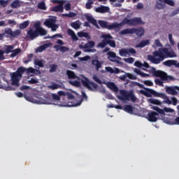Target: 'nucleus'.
I'll return each mask as SVG.
<instances>
[{
    "instance_id": "f257e3e1",
    "label": "nucleus",
    "mask_w": 179,
    "mask_h": 179,
    "mask_svg": "<svg viewBox=\"0 0 179 179\" xmlns=\"http://www.w3.org/2000/svg\"><path fill=\"white\" fill-rule=\"evenodd\" d=\"M176 55L173 50L169 51L168 48H159L158 50H156L153 52L152 55H148V59L152 64H159L163 62L165 59L167 58H173L176 57Z\"/></svg>"
},
{
    "instance_id": "f03ea898",
    "label": "nucleus",
    "mask_w": 179,
    "mask_h": 179,
    "mask_svg": "<svg viewBox=\"0 0 179 179\" xmlns=\"http://www.w3.org/2000/svg\"><path fill=\"white\" fill-rule=\"evenodd\" d=\"M24 72H26L27 74L34 73L36 72V69L31 67L27 69L22 66L19 67L17 70L15 72L13 73L11 76L12 85L19 87V83L20 82L22 77H23V73H24Z\"/></svg>"
},
{
    "instance_id": "7ed1b4c3",
    "label": "nucleus",
    "mask_w": 179,
    "mask_h": 179,
    "mask_svg": "<svg viewBox=\"0 0 179 179\" xmlns=\"http://www.w3.org/2000/svg\"><path fill=\"white\" fill-rule=\"evenodd\" d=\"M152 75L157 78H161V80L159 79H156L155 80V84L161 87H164V83L162 81H166L167 83H169L175 80L173 76H168L165 72L161 71L155 70L152 71Z\"/></svg>"
},
{
    "instance_id": "20e7f679",
    "label": "nucleus",
    "mask_w": 179,
    "mask_h": 179,
    "mask_svg": "<svg viewBox=\"0 0 179 179\" xmlns=\"http://www.w3.org/2000/svg\"><path fill=\"white\" fill-rule=\"evenodd\" d=\"M101 38L103 39L102 42L98 44V47L101 48H104L107 45H108L111 48H115L116 43L115 41H113V37L110 34H103Z\"/></svg>"
},
{
    "instance_id": "39448f33",
    "label": "nucleus",
    "mask_w": 179,
    "mask_h": 179,
    "mask_svg": "<svg viewBox=\"0 0 179 179\" xmlns=\"http://www.w3.org/2000/svg\"><path fill=\"white\" fill-rule=\"evenodd\" d=\"M120 96H118V99L121 101H131L132 102L136 101L137 99L135 96L133 91L129 92L125 90H120Z\"/></svg>"
},
{
    "instance_id": "423d86ee",
    "label": "nucleus",
    "mask_w": 179,
    "mask_h": 179,
    "mask_svg": "<svg viewBox=\"0 0 179 179\" xmlns=\"http://www.w3.org/2000/svg\"><path fill=\"white\" fill-rule=\"evenodd\" d=\"M138 37L142 36L144 34V29L143 28H127L126 29H122L120 31L121 35H127V34H134Z\"/></svg>"
},
{
    "instance_id": "0eeeda50",
    "label": "nucleus",
    "mask_w": 179,
    "mask_h": 179,
    "mask_svg": "<svg viewBox=\"0 0 179 179\" xmlns=\"http://www.w3.org/2000/svg\"><path fill=\"white\" fill-rule=\"evenodd\" d=\"M98 22L101 28L107 29L109 30H113V29L119 30L121 27L120 24H118L117 22H113L112 24L108 25L107 21H103L102 20H99Z\"/></svg>"
},
{
    "instance_id": "6e6552de",
    "label": "nucleus",
    "mask_w": 179,
    "mask_h": 179,
    "mask_svg": "<svg viewBox=\"0 0 179 179\" xmlns=\"http://www.w3.org/2000/svg\"><path fill=\"white\" fill-rule=\"evenodd\" d=\"M123 23L130 26H137L141 24H144L141 18H139L138 17H135L134 18H131V20H129V18H124V20H123Z\"/></svg>"
},
{
    "instance_id": "1a4fd4ad",
    "label": "nucleus",
    "mask_w": 179,
    "mask_h": 179,
    "mask_svg": "<svg viewBox=\"0 0 179 179\" xmlns=\"http://www.w3.org/2000/svg\"><path fill=\"white\" fill-rule=\"evenodd\" d=\"M43 24L51 29L52 31H55L59 27L56 24V20L55 18H48L43 22Z\"/></svg>"
},
{
    "instance_id": "9d476101",
    "label": "nucleus",
    "mask_w": 179,
    "mask_h": 179,
    "mask_svg": "<svg viewBox=\"0 0 179 179\" xmlns=\"http://www.w3.org/2000/svg\"><path fill=\"white\" fill-rule=\"evenodd\" d=\"M95 45V43L94 41H89L84 45H80L79 48L80 49H85V52H95L96 50L95 49H91L93 48Z\"/></svg>"
},
{
    "instance_id": "9b49d317",
    "label": "nucleus",
    "mask_w": 179,
    "mask_h": 179,
    "mask_svg": "<svg viewBox=\"0 0 179 179\" xmlns=\"http://www.w3.org/2000/svg\"><path fill=\"white\" fill-rule=\"evenodd\" d=\"M82 83L84 87L91 91H95L98 87V85L96 83L90 82L87 78H85L84 80H82Z\"/></svg>"
},
{
    "instance_id": "f8f14e48",
    "label": "nucleus",
    "mask_w": 179,
    "mask_h": 179,
    "mask_svg": "<svg viewBox=\"0 0 179 179\" xmlns=\"http://www.w3.org/2000/svg\"><path fill=\"white\" fill-rule=\"evenodd\" d=\"M165 3L171 6H174L175 3L173 0H157L156 3V8L159 10L163 9L165 7Z\"/></svg>"
},
{
    "instance_id": "ddd939ff",
    "label": "nucleus",
    "mask_w": 179,
    "mask_h": 179,
    "mask_svg": "<svg viewBox=\"0 0 179 179\" xmlns=\"http://www.w3.org/2000/svg\"><path fill=\"white\" fill-rule=\"evenodd\" d=\"M86 19L88 22H86L84 23V26L85 27H90V23H91L92 24L95 26V27L96 29H100V27H99V25L97 24L96 20H95V18L94 17H92V15H86Z\"/></svg>"
},
{
    "instance_id": "4468645a",
    "label": "nucleus",
    "mask_w": 179,
    "mask_h": 179,
    "mask_svg": "<svg viewBox=\"0 0 179 179\" xmlns=\"http://www.w3.org/2000/svg\"><path fill=\"white\" fill-rule=\"evenodd\" d=\"M56 43L58 44V45H55L54 46V48L55 49V50L57 52L60 51L61 52L64 53V52L69 50V48L63 46L64 45V43L62 40H58L56 42Z\"/></svg>"
},
{
    "instance_id": "2eb2a0df",
    "label": "nucleus",
    "mask_w": 179,
    "mask_h": 179,
    "mask_svg": "<svg viewBox=\"0 0 179 179\" xmlns=\"http://www.w3.org/2000/svg\"><path fill=\"white\" fill-rule=\"evenodd\" d=\"M136 53V51L133 49V48H129V49H125L122 48L119 50V55L121 57H127V55H135Z\"/></svg>"
},
{
    "instance_id": "dca6fc26",
    "label": "nucleus",
    "mask_w": 179,
    "mask_h": 179,
    "mask_svg": "<svg viewBox=\"0 0 179 179\" xmlns=\"http://www.w3.org/2000/svg\"><path fill=\"white\" fill-rule=\"evenodd\" d=\"M153 95L155 97H159L164 99V101L162 102L163 103H167L169 105L172 104V102L169 100V97L164 93H159L154 90Z\"/></svg>"
},
{
    "instance_id": "f3484780",
    "label": "nucleus",
    "mask_w": 179,
    "mask_h": 179,
    "mask_svg": "<svg viewBox=\"0 0 179 179\" xmlns=\"http://www.w3.org/2000/svg\"><path fill=\"white\" fill-rule=\"evenodd\" d=\"M5 33L8 35L13 38H16L22 34V31L20 29H16L15 31H13L12 29L8 28V29H6Z\"/></svg>"
},
{
    "instance_id": "a211bd4d",
    "label": "nucleus",
    "mask_w": 179,
    "mask_h": 179,
    "mask_svg": "<svg viewBox=\"0 0 179 179\" xmlns=\"http://www.w3.org/2000/svg\"><path fill=\"white\" fill-rule=\"evenodd\" d=\"M27 37L30 38L31 40H34V38L38 37L37 30L34 31L33 29L31 28L27 31Z\"/></svg>"
},
{
    "instance_id": "6ab92c4d",
    "label": "nucleus",
    "mask_w": 179,
    "mask_h": 179,
    "mask_svg": "<svg viewBox=\"0 0 179 179\" xmlns=\"http://www.w3.org/2000/svg\"><path fill=\"white\" fill-rule=\"evenodd\" d=\"M158 115H159L158 113L156 112H154V111L150 112L148 115V120L151 122H155L158 120L157 118Z\"/></svg>"
},
{
    "instance_id": "aec40b11",
    "label": "nucleus",
    "mask_w": 179,
    "mask_h": 179,
    "mask_svg": "<svg viewBox=\"0 0 179 179\" xmlns=\"http://www.w3.org/2000/svg\"><path fill=\"white\" fill-rule=\"evenodd\" d=\"M108 59L113 62H117V64H119L120 62L118 61H116L115 59H117V60H121L122 59L120 57H117L115 53L113 52H108Z\"/></svg>"
},
{
    "instance_id": "412c9836",
    "label": "nucleus",
    "mask_w": 179,
    "mask_h": 179,
    "mask_svg": "<svg viewBox=\"0 0 179 179\" xmlns=\"http://www.w3.org/2000/svg\"><path fill=\"white\" fill-rule=\"evenodd\" d=\"M176 90L179 91V87H168L166 88V92L169 94H171V95H177L178 92Z\"/></svg>"
},
{
    "instance_id": "4be33fe9",
    "label": "nucleus",
    "mask_w": 179,
    "mask_h": 179,
    "mask_svg": "<svg viewBox=\"0 0 179 179\" xmlns=\"http://www.w3.org/2000/svg\"><path fill=\"white\" fill-rule=\"evenodd\" d=\"M109 10V7H106V6H101L95 8V11L99 13H108Z\"/></svg>"
},
{
    "instance_id": "5701e85b",
    "label": "nucleus",
    "mask_w": 179,
    "mask_h": 179,
    "mask_svg": "<svg viewBox=\"0 0 179 179\" xmlns=\"http://www.w3.org/2000/svg\"><path fill=\"white\" fill-rule=\"evenodd\" d=\"M164 66L171 67V66H176L179 68V62L177 64L176 60H167L163 63Z\"/></svg>"
},
{
    "instance_id": "b1692460",
    "label": "nucleus",
    "mask_w": 179,
    "mask_h": 179,
    "mask_svg": "<svg viewBox=\"0 0 179 179\" xmlns=\"http://www.w3.org/2000/svg\"><path fill=\"white\" fill-rule=\"evenodd\" d=\"M140 93L145 95L147 97H151L152 95H154V90L151 89H145V91L141 90Z\"/></svg>"
},
{
    "instance_id": "393cba45",
    "label": "nucleus",
    "mask_w": 179,
    "mask_h": 179,
    "mask_svg": "<svg viewBox=\"0 0 179 179\" xmlns=\"http://www.w3.org/2000/svg\"><path fill=\"white\" fill-rule=\"evenodd\" d=\"M63 3H60V4H58V6H55L52 8V11L53 12H61L62 13L64 10V7H63Z\"/></svg>"
},
{
    "instance_id": "a878e982",
    "label": "nucleus",
    "mask_w": 179,
    "mask_h": 179,
    "mask_svg": "<svg viewBox=\"0 0 179 179\" xmlns=\"http://www.w3.org/2000/svg\"><path fill=\"white\" fill-rule=\"evenodd\" d=\"M67 34L69 36L71 37V39L73 41H78V37L76 36V35L75 34V32L73 29H68L67 30Z\"/></svg>"
},
{
    "instance_id": "bb28decb",
    "label": "nucleus",
    "mask_w": 179,
    "mask_h": 179,
    "mask_svg": "<svg viewBox=\"0 0 179 179\" xmlns=\"http://www.w3.org/2000/svg\"><path fill=\"white\" fill-rule=\"evenodd\" d=\"M92 64L95 66L96 71H99V69H101L102 66L101 63L98 60L97 58L92 60Z\"/></svg>"
},
{
    "instance_id": "cd10ccee",
    "label": "nucleus",
    "mask_w": 179,
    "mask_h": 179,
    "mask_svg": "<svg viewBox=\"0 0 179 179\" xmlns=\"http://www.w3.org/2000/svg\"><path fill=\"white\" fill-rule=\"evenodd\" d=\"M22 6V3L21 1H20V0H15L14 1H13V3H11L10 4V7L13 9H16L20 8Z\"/></svg>"
},
{
    "instance_id": "c85d7f7f",
    "label": "nucleus",
    "mask_w": 179,
    "mask_h": 179,
    "mask_svg": "<svg viewBox=\"0 0 179 179\" xmlns=\"http://www.w3.org/2000/svg\"><path fill=\"white\" fill-rule=\"evenodd\" d=\"M66 75L68 76L69 79H78V76L74 73V72L71 71H66Z\"/></svg>"
},
{
    "instance_id": "c756f323",
    "label": "nucleus",
    "mask_w": 179,
    "mask_h": 179,
    "mask_svg": "<svg viewBox=\"0 0 179 179\" xmlns=\"http://www.w3.org/2000/svg\"><path fill=\"white\" fill-rule=\"evenodd\" d=\"M78 36L80 38H85L88 40L90 39V36L88 34V32H83V31H80V32H78Z\"/></svg>"
},
{
    "instance_id": "7c9ffc66",
    "label": "nucleus",
    "mask_w": 179,
    "mask_h": 179,
    "mask_svg": "<svg viewBox=\"0 0 179 179\" xmlns=\"http://www.w3.org/2000/svg\"><path fill=\"white\" fill-rule=\"evenodd\" d=\"M123 110L130 114H132L134 112V107L131 105H126L124 106Z\"/></svg>"
},
{
    "instance_id": "2f4dec72",
    "label": "nucleus",
    "mask_w": 179,
    "mask_h": 179,
    "mask_svg": "<svg viewBox=\"0 0 179 179\" xmlns=\"http://www.w3.org/2000/svg\"><path fill=\"white\" fill-rule=\"evenodd\" d=\"M150 44L149 40H143L141 43H139L138 45H136V48H144L146 45H148Z\"/></svg>"
},
{
    "instance_id": "473e14b6",
    "label": "nucleus",
    "mask_w": 179,
    "mask_h": 179,
    "mask_svg": "<svg viewBox=\"0 0 179 179\" xmlns=\"http://www.w3.org/2000/svg\"><path fill=\"white\" fill-rule=\"evenodd\" d=\"M80 25H81L80 21H75L74 22L71 23V27L76 30L80 29Z\"/></svg>"
},
{
    "instance_id": "72a5a7b5",
    "label": "nucleus",
    "mask_w": 179,
    "mask_h": 179,
    "mask_svg": "<svg viewBox=\"0 0 179 179\" xmlns=\"http://www.w3.org/2000/svg\"><path fill=\"white\" fill-rule=\"evenodd\" d=\"M33 57H34V55L29 54L27 56V57L24 58L23 62L24 64H27L29 62H31V59H33Z\"/></svg>"
},
{
    "instance_id": "f704fd0d",
    "label": "nucleus",
    "mask_w": 179,
    "mask_h": 179,
    "mask_svg": "<svg viewBox=\"0 0 179 179\" xmlns=\"http://www.w3.org/2000/svg\"><path fill=\"white\" fill-rule=\"evenodd\" d=\"M36 31L38 33V36H43L47 34V31H45V29H44L43 28H38V29H36Z\"/></svg>"
},
{
    "instance_id": "c9c22d12",
    "label": "nucleus",
    "mask_w": 179,
    "mask_h": 179,
    "mask_svg": "<svg viewBox=\"0 0 179 179\" xmlns=\"http://www.w3.org/2000/svg\"><path fill=\"white\" fill-rule=\"evenodd\" d=\"M148 101H149L150 103H152V104H154V105H157V106H161L162 103H163L160 101L155 99H150L148 100Z\"/></svg>"
},
{
    "instance_id": "e433bc0d",
    "label": "nucleus",
    "mask_w": 179,
    "mask_h": 179,
    "mask_svg": "<svg viewBox=\"0 0 179 179\" xmlns=\"http://www.w3.org/2000/svg\"><path fill=\"white\" fill-rule=\"evenodd\" d=\"M134 72H135L136 74L141 76L143 77V78H145V77H147V76H149V75H148V74H146V73H143L141 70H139V69H134Z\"/></svg>"
},
{
    "instance_id": "4c0bfd02",
    "label": "nucleus",
    "mask_w": 179,
    "mask_h": 179,
    "mask_svg": "<svg viewBox=\"0 0 179 179\" xmlns=\"http://www.w3.org/2000/svg\"><path fill=\"white\" fill-rule=\"evenodd\" d=\"M108 87L115 92H117L118 91L117 87L113 83H109Z\"/></svg>"
},
{
    "instance_id": "58836bf2",
    "label": "nucleus",
    "mask_w": 179,
    "mask_h": 179,
    "mask_svg": "<svg viewBox=\"0 0 179 179\" xmlns=\"http://www.w3.org/2000/svg\"><path fill=\"white\" fill-rule=\"evenodd\" d=\"M29 21H24V22H22V24H20V29H24L29 27Z\"/></svg>"
},
{
    "instance_id": "ea45409f",
    "label": "nucleus",
    "mask_w": 179,
    "mask_h": 179,
    "mask_svg": "<svg viewBox=\"0 0 179 179\" xmlns=\"http://www.w3.org/2000/svg\"><path fill=\"white\" fill-rule=\"evenodd\" d=\"M20 52H22V50H20V48L15 49L12 52L10 57H16V55H17Z\"/></svg>"
},
{
    "instance_id": "a19ab883",
    "label": "nucleus",
    "mask_w": 179,
    "mask_h": 179,
    "mask_svg": "<svg viewBox=\"0 0 179 179\" xmlns=\"http://www.w3.org/2000/svg\"><path fill=\"white\" fill-rule=\"evenodd\" d=\"M20 52H22V50H20V48L15 49L12 52L10 57H16V55H17Z\"/></svg>"
},
{
    "instance_id": "79ce46f5",
    "label": "nucleus",
    "mask_w": 179,
    "mask_h": 179,
    "mask_svg": "<svg viewBox=\"0 0 179 179\" xmlns=\"http://www.w3.org/2000/svg\"><path fill=\"white\" fill-rule=\"evenodd\" d=\"M38 8L43 10H46L45 3H44V1H41L40 3H38Z\"/></svg>"
},
{
    "instance_id": "37998d69",
    "label": "nucleus",
    "mask_w": 179,
    "mask_h": 179,
    "mask_svg": "<svg viewBox=\"0 0 179 179\" xmlns=\"http://www.w3.org/2000/svg\"><path fill=\"white\" fill-rule=\"evenodd\" d=\"M57 69V66L56 64L50 65L49 72L50 73H54V72L56 71Z\"/></svg>"
},
{
    "instance_id": "c03bdc74",
    "label": "nucleus",
    "mask_w": 179,
    "mask_h": 179,
    "mask_svg": "<svg viewBox=\"0 0 179 179\" xmlns=\"http://www.w3.org/2000/svg\"><path fill=\"white\" fill-rule=\"evenodd\" d=\"M69 83L72 86H75V87H79L80 86V82H78L77 80H76V81H69Z\"/></svg>"
},
{
    "instance_id": "a18cd8bd",
    "label": "nucleus",
    "mask_w": 179,
    "mask_h": 179,
    "mask_svg": "<svg viewBox=\"0 0 179 179\" xmlns=\"http://www.w3.org/2000/svg\"><path fill=\"white\" fill-rule=\"evenodd\" d=\"M152 108L153 110H156V111H157L158 113H159V114H162V115L164 114V110H162V109H160V108H159L157 107V106H153Z\"/></svg>"
},
{
    "instance_id": "49530a36",
    "label": "nucleus",
    "mask_w": 179,
    "mask_h": 179,
    "mask_svg": "<svg viewBox=\"0 0 179 179\" xmlns=\"http://www.w3.org/2000/svg\"><path fill=\"white\" fill-rule=\"evenodd\" d=\"M76 15V14H75V13H70L69 14H62V16L65 17H74Z\"/></svg>"
},
{
    "instance_id": "de8ad7c7",
    "label": "nucleus",
    "mask_w": 179,
    "mask_h": 179,
    "mask_svg": "<svg viewBox=\"0 0 179 179\" xmlns=\"http://www.w3.org/2000/svg\"><path fill=\"white\" fill-rule=\"evenodd\" d=\"M13 50V46L7 45L6 48V53L9 54Z\"/></svg>"
},
{
    "instance_id": "09e8293b",
    "label": "nucleus",
    "mask_w": 179,
    "mask_h": 179,
    "mask_svg": "<svg viewBox=\"0 0 179 179\" xmlns=\"http://www.w3.org/2000/svg\"><path fill=\"white\" fill-rule=\"evenodd\" d=\"M65 96H66L69 100H73L75 99L74 96L69 92H66Z\"/></svg>"
},
{
    "instance_id": "8fccbe9b",
    "label": "nucleus",
    "mask_w": 179,
    "mask_h": 179,
    "mask_svg": "<svg viewBox=\"0 0 179 179\" xmlns=\"http://www.w3.org/2000/svg\"><path fill=\"white\" fill-rule=\"evenodd\" d=\"M125 62L129 64H133L134 62V59L132 57L128 58V59H123Z\"/></svg>"
},
{
    "instance_id": "3c124183",
    "label": "nucleus",
    "mask_w": 179,
    "mask_h": 179,
    "mask_svg": "<svg viewBox=\"0 0 179 179\" xmlns=\"http://www.w3.org/2000/svg\"><path fill=\"white\" fill-rule=\"evenodd\" d=\"M48 87L52 90H55L59 88V85L54 83L52 85L48 86Z\"/></svg>"
},
{
    "instance_id": "603ef678",
    "label": "nucleus",
    "mask_w": 179,
    "mask_h": 179,
    "mask_svg": "<svg viewBox=\"0 0 179 179\" xmlns=\"http://www.w3.org/2000/svg\"><path fill=\"white\" fill-rule=\"evenodd\" d=\"M0 5L5 8L8 5V1L6 0H0Z\"/></svg>"
},
{
    "instance_id": "864d4df0",
    "label": "nucleus",
    "mask_w": 179,
    "mask_h": 179,
    "mask_svg": "<svg viewBox=\"0 0 179 179\" xmlns=\"http://www.w3.org/2000/svg\"><path fill=\"white\" fill-rule=\"evenodd\" d=\"M93 4V1H90L88 0L87 3H86L85 6L87 9H91L92 8V5Z\"/></svg>"
},
{
    "instance_id": "5fc2aeb1",
    "label": "nucleus",
    "mask_w": 179,
    "mask_h": 179,
    "mask_svg": "<svg viewBox=\"0 0 179 179\" xmlns=\"http://www.w3.org/2000/svg\"><path fill=\"white\" fill-rule=\"evenodd\" d=\"M28 83L31 85L37 84L38 83V80L37 79L31 78L30 80L28 81Z\"/></svg>"
},
{
    "instance_id": "6e6d98bb",
    "label": "nucleus",
    "mask_w": 179,
    "mask_h": 179,
    "mask_svg": "<svg viewBox=\"0 0 179 179\" xmlns=\"http://www.w3.org/2000/svg\"><path fill=\"white\" fill-rule=\"evenodd\" d=\"M154 45L157 48H161L162 46L159 40H158V39L155 40Z\"/></svg>"
},
{
    "instance_id": "4d7b16f0",
    "label": "nucleus",
    "mask_w": 179,
    "mask_h": 179,
    "mask_svg": "<svg viewBox=\"0 0 179 179\" xmlns=\"http://www.w3.org/2000/svg\"><path fill=\"white\" fill-rule=\"evenodd\" d=\"M93 80H94L96 83H99V84H100V85L102 84L101 80H100L97 76H93Z\"/></svg>"
},
{
    "instance_id": "13d9d810",
    "label": "nucleus",
    "mask_w": 179,
    "mask_h": 179,
    "mask_svg": "<svg viewBox=\"0 0 179 179\" xmlns=\"http://www.w3.org/2000/svg\"><path fill=\"white\" fill-rule=\"evenodd\" d=\"M35 64H36V66H38L41 67V68H43V67L44 66V65H43V62H42L41 61H36V62H35Z\"/></svg>"
},
{
    "instance_id": "bf43d9fd",
    "label": "nucleus",
    "mask_w": 179,
    "mask_h": 179,
    "mask_svg": "<svg viewBox=\"0 0 179 179\" xmlns=\"http://www.w3.org/2000/svg\"><path fill=\"white\" fill-rule=\"evenodd\" d=\"M145 85L147 86H152L153 85V83L150 81V80H145L144 83H143Z\"/></svg>"
},
{
    "instance_id": "052dcab7",
    "label": "nucleus",
    "mask_w": 179,
    "mask_h": 179,
    "mask_svg": "<svg viewBox=\"0 0 179 179\" xmlns=\"http://www.w3.org/2000/svg\"><path fill=\"white\" fill-rule=\"evenodd\" d=\"M52 97L54 100H56V101H59L60 100V97L59 96L55 94H52Z\"/></svg>"
},
{
    "instance_id": "680f3d73",
    "label": "nucleus",
    "mask_w": 179,
    "mask_h": 179,
    "mask_svg": "<svg viewBox=\"0 0 179 179\" xmlns=\"http://www.w3.org/2000/svg\"><path fill=\"white\" fill-rule=\"evenodd\" d=\"M105 69L107 72H108L110 73H114V71H113L114 70L110 66L106 67Z\"/></svg>"
},
{
    "instance_id": "e2e57ef3",
    "label": "nucleus",
    "mask_w": 179,
    "mask_h": 179,
    "mask_svg": "<svg viewBox=\"0 0 179 179\" xmlns=\"http://www.w3.org/2000/svg\"><path fill=\"white\" fill-rule=\"evenodd\" d=\"M46 48H47V45L45 44V45L39 47L38 51L41 52L42 51L45 50Z\"/></svg>"
},
{
    "instance_id": "0e129e2a",
    "label": "nucleus",
    "mask_w": 179,
    "mask_h": 179,
    "mask_svg": "<svg viewBox=\"0 0 179 179\" xmlns=\"http://www.w3.org/2000/svg\"><path fill=\"white\" fill-rule=\"evenodd\" d=\"M64 9L68 11L71 9V4L70 3H66V4H65L64 6Z\"/></svg>"
},
{
    "instance_id": "69168bd1",
    "label": "nucleus",
    "mask_w": 179,
    "mask_h": 179,
    "mask_svg": "<svg viewBox=\"0 0 179 179\" xmlns=\"http://www.w3.org/2000/svg\"><path fill=\"white\" fill-rule=\"evenodd\" d=\"M134 65L138 67V68H141L143 64L139 62V61H136L135 63H134Z\"/></svg>"
},
{
    "instance_id": "338daca9",
    "label": "nucleus",
    "mask_w": 179,
    "mask_h": 179,
    "mask_svg": "<svg viewBox=\"0 0 179 179\" xmlns=\"http://www.w3.org/2000/svg\"><path fill=\"white\" fill-rule=\"evenodd\" d=\"M171 100H172V103L173 106H176L177 105V103H178V100L175 97H172L171 98Z\"/></svg>"
},
{
    "instance_id": "774afa93",
    "label": "nucleus",
    "mask_w": 179,
    "mask_h": 179,
    "mask_svg": "<svg viewBox=\"0 0 179 179\" xmlns=\"http://www.w3.org/2000/svg\"><path fill=\"white\" fill-rule=\"evenodd\" d=\"M171 124H177L179 125V117H176L174 122L171 123Z\"/></svg>"
}]
</instances>
